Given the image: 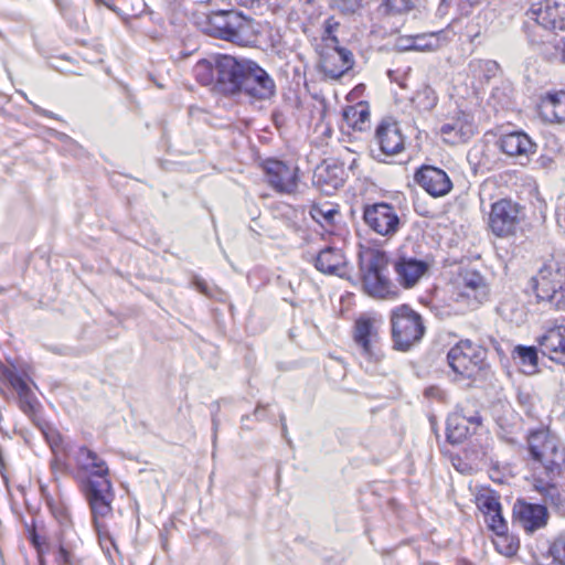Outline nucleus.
<instances>
[{
    "label": "nucleus",
    "instance_id": "obj_36",
    "mask_svg": "<svg viewBox=\"0 0 565 565\" xmlns=\"http://www.w3.org/2000/svg\"><path fill=\"white\" fill-rule=\"evenodd\" d=\"M412 103L419 110H430L437 104V95L429 85H423L412 97Z\"/></svg>",
    "mask_w": 565,
    "mask_h": 565
},
{
    "label": "nucleus",
    "instance_id": "obj_29",
    "mask_svg": "<svg viewBox=\"0 0 565 565\" xmlns=\"http://www.w3.org/2000/svg\"><path fill=\"white\" fill-rule=\"evenodd\" d=\"M370 106L366 102H359L344 107L342 113L343 125L354 131H363L370 127Z\"/></svg>",
    "mask_w": 565,
    "mask_h": 565
},
{
    "label": "nucleus",
    "instance_id": "obj_14",
    "mask_svg": "<svg viewBox=\"0 0 565 565\" xmlns=\"http://www.w3.org/2000/svg\"><path fill=\"white\" fill-rule=\"evenodd\" d=\"M275 82L269 74L256 62L249 60L239 92H244L256 99H267L275 94Z\"/></svg>",
    "mask_w": 565,
    "mask_h": 565
},
{
    "label": "nucleus",
    "instance_id": "obj_32",
    "mask_svg": "<svg viewBox=\"0 0 565 565\" xmlns=\"http://www.w3.org/2000/svg\"><path fill=\"white\" fill-rule=\"evenodd\" d=\"M491 542L495 551L505 556L513 557L520 550V540L516 535L509 532V527H504L491 536Z\"/></svg>",
    "mask_w": 565,
    "mask_h": 565
},
{
    "label": "nucleus",
    "instance_id": "obj_5",
    "mask_svg": "<svg viewBox=\"0 0 565 565\" xmlns=\"http://www.w3.org/2000/svg\"><path fill=\"white\" fill-rule=\"evenodd\" d=\"M534 291L540 301L552 307L565 309V263L553 260L545 264L539 271Z\"/></svg>",
    "mask_w": 565,
    "mask_h": 565
},
{
    "label": "nucleus",
    "instance_id": "obj_15",
    "mask_svg": "<svg viewBox=\"0 0 565 565\" xmlns=\"http://www.w3.org/2000/svg\"><path fill=\"white\" fill-rule=\"evenodd\" d=\"M249 60L217 54V86L227 93H238Z\"/></svg>",
    "mask_w": 565,
    "mask_h": 565
},
{
    "label": "nucleus",
    "instance_id": "obj_34",
    "mask_svg": "<svg viewBox=\"0 0 565 565\" xmlns=\"http://www.w3.org/2000/svg\"><path fill=\"white\" fill-rule=\"evenodd\" d=\"M513 360L525 374H534L537 371L539 356L534 347L516 345L512 351Z\"/></svg>",
    "mask_w": 565,
    "mask_h": 565
},
{
    "label": "nucleus",
    "instance_id": "obj_30",
    "mask_svg": "<svg viewBox=\"0 0 565 565\" xmlns=\"http://www.w3.org/2000/svg\"><path fill=\"white\" fill-rule=\"evenodd\" d=\"M311 217L329 232H333L340 217L339 205L331 202H317L310 209Z\"/></svg>",
    "mask_w": 565,
    "mask_h": 565
},
{
    "label": "nucleus",
    "instance_id": "obj_33",
    "mask_svg": "<svg viewBox=\"0 0 565 565\" xmlns=\"http://www.w3.org/2000/svg\"><path fill=\"white\" fill-rule=\"evenodd\" d=\"M193 75L201 85H217V55L200 60L193 67Z\"/></svg>",
    "mask_w": 565,
    "mask_h": 565
},
{
    "label": "nucleus",
    "instance_id": "obj_41",
    "mask_svg": "<svg viewBox=\"0 0 565 565\" xmlns=\"http://www.w3.org/2000/svg\"><path fill=\"white\" fill-rule=\"evenodd\" d=\"M55 559L62 565H73L75 563L72 550L63 545L58 547Z\"/></svg>",
    "mask_w": 565,
    "mask_h": 565
},
{
    "label": "nucleus",
    "instance_id": "obj_7",
    "mask_svg": "<svg viewBox=\"0 0 565 565\" xmlns=\"http://www.w3.org/2000/svg\"><path fill=\"white\" fill-rule=\"evenodd\" d=\"M527 443L533 459L547 471L558 473L565 466V447L548 429L532 433Z\"/></svg>",
    "mask_w": 565,
    "mask_h": 565
},
{
    "label": "nucleus",
    "instance_id": "obj_45",
    "mask_svg": "<svg viewBox=\"0 0 565 565\" xmlns=\"http://www.w3.org/2000/svg\"><path fill=\"white\" fill-rule=\"evenodd\" d=\"M241 7L252 8L254 4L259 3L262 0H235Z\"/></svg>",
    "mask_w": 565,
    "mask_h": 565
},
{
    "label": "nucleus",
    "instance_id": "obj_11",
    "mask_svg": "<svg viewBox=\"0 0 565 565\" xmlns=\"http://www.w3.org/2000/svg\"><path fill=\"white\" fill-rule=\"evenodd\" d=\"M109 469L107 463L94 451L88 448H81L75 456V468L73 477L79 486H85L84 481L96 482L93 477L100 480L109 479Z\"/></svg>",
    "mask_w": 565,
    "mask_h": 565
},
{
    "label": "nucleus",
    "instance_id": "obj_46",
    "mask_svg": "<svg viewBox=\"0 0 565 565\" xmlns=\"http://www.w3.org/2000/svg\"><path fill=\"white\" fill-rule=\"evenodd\" d=\"M550 61H555V62H558L561 64H565V39H564V42H563L561 54L558 56H555L554 58H550Z\"/></svg>",
    "mask_w": 565,
    "mask_h": 565
},
{
    "label": "nucleus",
    "instance_id": "obj_13",
    "mask_svg": "<svg viewBox=\"0 0 565 565\" xmlns=\"http://www.w3.org/2000/svg\"><path fill=\"white\" fill-rule=\"evenodd\" d=\"M353 340L369 359L381 358V344L377 321L369 316L359 317L353 327Z\"/></svg>",
    "mask_w": 565,
    "mask_h": 565
},
{
    "label": "nucleus",
    "instance_id": "obj_6",
    "mask_svg": "<svg viewBox=\"0 0 565 565\" xmlns=\"http://www.w3.org/2000/svg\"><path fill=\"white\" fill-rule=\"evenodd\" d=\"M392 337L399 350H408L424 335L425 327L422 316L408 305H401L391 312Z\"/></svg>",
    "mask_w": 565,
    "mask_h": 565
},
{
    "label": "nucleus",
    "instance_id": "obj_24",
    "mask_svg": "<svg viewBox=\"0 0 565 565\" xmlns=\"http://www.w3.org/2000/svg\"><path fill=\"white\" fill-rule=\"evenodd\" d=\"M3 377L17 392L19 406L22 412L29 416L35 415L39 408V402L32 393L26 380L11 370H4Z\"/></svg>",
    "mask_w": 565,
    "mask_h": 565
},
{
    "label": "nucleus",
    "instance_id": "obj_26",
    "mask_svg": "<svg viewBox=\"0 0 565 565\" xmlns=\"http://www.w3.org/2000/svg\"><path fill=\"white\" fill-rule=\"evenodd\" d=\"M85 486H79L82 493L85 495L90 511L105 505L106 503H113L114 490L109 479L99 480L98 482L84 481Z\"/></svg>",
    "mask_w": 565,
    "mask_h": 565
},
{
    "label": "nucleus",
    "instance_id": "obj_40",
    "mask_svg": "<svg viewBox=\"0 0 565 565\" xmlns=\"http://www.w3.org/2000/svg\"><path fill=\"white\" fill-rule=\"evenodd\" d=\"M415 0H387L390 10L395 13H402L413 9Z\"/></svg>",
    "mask_w": 565,
    "mask_h": 565
},
{
    "label": "nucleus",
    "instance_id": "obj_35",
    "mask_svg": "<svg viewBox=\"0 0 565 565\" xmlns=\"http://www.w3.org/2000/svg\"><path fill=\"white\" fill-rule=\"evenodd\" d=\"M92 512L93 524L99 537H108L107 520L113 515L111 503H106Z\"/></svg>",
    "mask_w": 565,
    "mask_h": 565
},
{
    "label": "nucleus",
    "instance_id": "obj_37",
    "mask_svg": "<svg viewBox=\"0 0 565 565\" xmlns=\"http://www.w3.org/2000/svg\"><path fill=\"white\" fill-rule=\"evenodd\" d=\"M477 505L483 515L501 510V504L498 498L489 491L482 492L477 497Z\"/></svg>",
    "mask_w": 565,
    "mask_h": 565
},
{
    "label": "nucleus",
    "instance_id": "obj_9",
    "mask_svg": "<svg viewBox=\"0 0 565 565\" xmlns=\"http://www.w3.org/2000/svg\"><path fill=\"white\" fill-rule=\"evenodd\" d=\"M482 429V418L478 412L460 407L447 419L446 437L450 444H461L478 435Z\"/></svg>",
    "mask_w": 565,
    "mask_h": 565
},
{
    "label": "nucleus",
    "instance_id": "obj_2",
    "mask_svg": "<svg viewBox=\"0 0 565 565\" xmlns=\"http://www.w3.org/2000/svg\"><path fill=\"white\" fill-rule=\"evenodd\" d=\"M488 349L475 341L465 339L452 345L447 353V364L455 380L466 381L469 385L483 381L490 374Z\"/></svg>",
    "mask_w": 565,
    "mask_h": 565
},
{
    "label": "nucleus",
    "instance_id": "obj_19",
    "mask_svg": "<svg viewBox=\"0 0 565 565\" xmlns=\"http://www.w3.org/2000/svg\"><path fill=\"white\" fill-rule=\"evenodd\" d=\"M347 178L344 164L338 161H324L315 171V183L326 194H332L343 186Z\"/></svg>",
    "mask_w": 565,
    "mask_h": 565
},
{
    "label": "nucleus",
    "instance_id": "obj_21",
    "mask_svg": "<svg viewBox=\"0 0 565 565\" xmlns=\"http://www.w3.org/2000/svg\"><path fill=\"white\" fill-rule=\"evenodd\" d=\"M543 355L557 363H565V327L554 326L546 329L537 339Z\"/></svg>",
    "mask_w": 565,
    "mask_h": 565
},
{
    "label": "nucleus",
    "instance_id": "obj_31",
    "mask_svg": "<svg viewBox=\"0 0 565 565\" xmlns=\"http://www.w3.org/2000/svg\"><path fill=\"white\" fill-rule=\"evenodd\" d=\"M501 150L511 157L527 154L533 149L531 139L523 132H511L500 138Z\"/></svg>",
    "mask_w": 565,
    "mask_h": 565
},
{
    "label": "nucleus",
    "instance_id": "obj_3",
    "mask_svg": "<svg viewBox=\"0 0 565 565\" xmlns=\"http://www.w3.org/2000/svg\"><path fill=\"white\" fill-rule=\"evenodd\" d=\"M360 256V277L363 289L372 297L394 299L398 289L390 278L388 258L377 247L362 246Z\"/></svg>",
    "mask_w": 565,
    "mask_h": 565
},
{
    "label": "nucleus",
    "instance_id": "obj_22",
    "mask_svg": "<svg viewBox=\"0 0 565 565\" xmlns=\"http://www.w3.org/2000/svg\"><path fill=\"white\" fill-rule=\"evenodd\" d=\"M513 514L514 519L529 533L543 527L548 519V513L544 505L532 504L524 501H518L514 504Z\"/></svg>",
    "mask_w": 565,
    "mask_h": 565
},
{
    "label": "nucleus",
    "instance_id": "obj_12",
    "mask_svg": "<svg viewBox=\"0 0 565 565\" xmlns=\"http://www.w3.org/2000/svg\"><path fill=\"white\" fill-rule=\"evenodd\" d=\"M363 218L372 231L382 236H393L401 224L395 209L387 203L367 205Z\"/></svg>",
    "mask_w": 565,
    "mask_h": 565
},
{
    "label": "nucleus",
    "instance_id": "obj_10",
    "mask_svg": "<svg viewBox=\"0 0 565 565\" xmlns=\"http://www.w3.org/2000/svg\"><path fill=\"white\" fill-rule=\"evenodd\" d=\"M268 184L279 193L291 194L299 182L298 167L277 159H266L262 163Z\"/></svg>",
    "mask_w": 565,
    "mask_h": 565
},
{
    "label": "nucleus",
    "instance_id": "obj_1",
    "mask_svg": "<svg viewBox=\"0 0 565 565\" xmlns=\"http://www.w3.org/2000/svg\"><path fill=\"white\" fill-rule=\"evenodd\" d=\"M194 19L204 33L239 46L255 45L259 38V24L253 18L235 9H220L217 0L200 2Z\"/></svg>",
    "mask_w": 565,
    "mask_h": 565
},
{
    "label": "nucleus",
    "instance_id": "obj_25",
    "mask_svg": "<svg viewBox=\"0 0 565 565\" xmlns=\"http://www.w3.org/2000/svg\"><path fill=\"white\" fill-rule=\"evenodd\" d=\"M376 139L381 150L388 156L399 153L404 149V136L394 121H382L376 129Z\"/></svg>",
    "mask_w": 565,
    "mask_h": 565
},
{
    "label": "nucleus",
    "instance_id": "obj_28",
    "mask_svg": "<svg viewBox=\"0 0 565 565\" xmlns=\"http://www.w3.org/2000/svg\"><path fill=\"white\" fill-rule=\"evenodd\" d=\"M347 260L343 252L338 248H326L321 250L316 259V267L327 274L342 276L345 274Z\"/></svg>",
    "mask_w": 565,
    "mask_h": 565
},
{
    "label": "nucleus",
    "instance_id": "obj_4",
    "mask_svg": "<svg viewBox=\"0 0 565 565\" xmlns=\"http://www.w3.org/2000/svg\"><path fill=\"white\" fill-rule=\"evenodd\" d=\"M524 217L521 203L511 198H501L490 205L487 228L498 238H510L516 235Z\"/></svg>",
    "mask_w": 565,
    "mask_h": 565
},
{
    "label": "nucleus",
    "instance_id": "obj_42",
    "mask_svg": "<svg viewBox=\"0 0 565 565\" xmlns=\"http://www.w3.org/2000/svg\"><path fill=\"white\" fill-rule=\"evenodd\" d=\"M388 77L392 82H395L401 88L407 87V78H408V72H398V71H388Z\"/></svg>",
    "mask_w": 565,
    "mask_h": 565
},
{
    "label": "nucleus",
    "instance_id": "obj_20",
    "mask_svg": "<svg viewBox=\"0 0 565 565\" xmlns=\"http://www.w3.org/2000/svg\"><path fill=\"white\" fill-rule=\"evenodd\" d=\"M537 110L540 117L550 124L565 122V90H548L540 97Z\"/></svg>",
    "mask_w": 565,
    "mask_h": 565
},
{
    "label": "nucleus",
    "instance_id": "obj_43",
    "mask_svg": "<svg viewBox=\"0 0 565 565\" xmlns=\"http://www.w3.org/2000/svg\"><path fill=\"white\" fill-rule=\"evenodd\" d=\"M365 92V85L359 84L356 85L349 94V98L354 99L362 96Z\"/></svg>",
    "mask_w": 565,
    "mask_h": 565
},
{
    "label": "nucleus",
    "instance_id": "obj_23",
    "mask_svg": "<svg viewBox=\"0 0 565 565\" xmlns=\"http://www.w3.org/2000/svg\"><path fill=\"white\" fill-rule=\"evenodd\" d=\"M487 294L483 278L477 273H466L452 284V296L467 300L481 301Z\"/></svg>",
    "mask_w": 565,
    "mask_h": 565
},
{
    "label": "nucleus",
    "instance_id": "obj_44",
    "mask_svg": "<svg viewBox=\"0 0 565 565\" xmlns=\"http://www.w3.org/2000/svg\"><path fill=\"white\" fill-rule=\"evenodd\" d=\"M559 556L565 561V534L557 542Z\"/></svg>",
    "mask_w": 565,
    "mask_h": 565
},
{
    "label": "nucleus",
    "instance_id": "obj_18",
    "mask_svg": "<svg viewBox=\"0 0 565 565\" xmlns=\"http://www.w3.org/2000/svg\"><path fill=\"white\" fill-rule=\"evenodd\" d=\"M415 182L434 198L448 194L452 189V182L448 174L436 167L423 166L414 175Z\"/></svg>",
    "mask_w": 565,
    "mask_h": 565
},
{
    "label": "nucleus",
    "instance_id": "obj_47",
    "mask_svg": "<svg viewBox=\"0 0 565 565\" xmlns=\"http://www.w3.org/2000/svg\"><path fill=\"white\" fill-rule=\"evenodd\" d=\"M425 394L427 396H430V395H440L441 392L437 388V387H429L426 390Z\"/></svg>",
    "mask_w": 565,
    "mask_h": 565
},
{
    "label": "nucleus",
    "instance_id": "obj_38",
    "mask_svg": "<svg viewBox=\"0 0 565 565\" xmlns=\"http://www.w3.org/2000/svg\"><path fill=\"white\" fill-rule=\"evenodd\" d=\"M487 527L492 532V534L504 530L508 526L507 521L502 516V511L498 510L495 512H490V514L483 515Z\"/></svg>",
    "mask_w": 565,
    "mask_h": 565
},
{
    "label": "nucleus",
    "instance_id": "obj_8",
    "mask_svg": "<svg viewBox=\"0 0 565 565\" xmlns=\"http://www.w3.org/2000/svg\"><path fill=\"white\" fill-rule=\"evenodd\" d=\"M353 65L354 57L352 52L339 46V41L335 36L324 40L320 51L319 68L326 76L338 79L349 72Z\"/></svg>",
    "mask_w": 565,
    "mask_h": 565
},
{
    "label": "nucleus",
    "instance_id": "obj_27",
    "mask_svg": "<svg viewBox=\"0 0 565 565\" xmlns=\"http://www.w3.org/2000/svg\"><path fill=\"white\" fill-rule=\"evenodd\" d=\"M475 132L473 125L465 117H456L441 126L440 135L445 142L457 145L468 140Z\"/></svg>",
    "mask_w": 565,
    "mask_h": 565
},
{
    "label": "nucleus",
    "instance_id": "obj_17",
    "mask_svg": "<svg viewBox=\"0 0 565 565\" xmlns=\"http://www.w3.org/2000/svg\"><path fill=\"white\" fill-rule=\"evenodd\" d=\"M396 280L405 289L415 287L428 273L430 263L411 256H399L393 264Z\"/></svg>",
    "mask_w": 565,
    "mask_h": 565
},
{
    "label": "nucleus",
    "instance_id": "obj_16",
    "mask_svg": "<svg viewBox=\"0 0 565 565\" xmlns=\"http://www.w3.org/2000/svg\"><path fill=\"white\" fill-rule=\"evenodd\" d=\"M529 15L545 29L565 31V4L540 0L532 4Z\"/></svg>",
    "mask_w": 565,
    "mask_h": 565
},
{
    "label": "nucleus",
    "instance_id": "obj_39",
    "mask_svg": "<svg viewBox=\"0 0 565 565\" xmlns=\"http://www.w3.org/2000/svg\"><path fill=\"white\" fill-rule=\"evenodd\" d=\"M331 7L341 13H355L362 8L363 0H330Z\"/></svg>",
    "mask_w": 565,
    "mask_h": 565
}]
</instances>
